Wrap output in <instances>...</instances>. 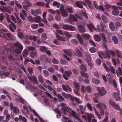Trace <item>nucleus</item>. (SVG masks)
<instances>
[{"label":"nucleus","mask_w":122,"mask_h":122,"mask_svg":"<svg viewBox=\"0 0 122 122\" xmlns=\"http://www.w3.org/2000/svg\"><path fill=\"white\" fill-rule=\"evenodd\" d=\"M6 15V19L7 21L8 22H9L11 24H9V25L8 27H9V29L10 30L13 32H15V31L13 29L12 27H13L15 29H16V26L14 23H13L11 21L10 19L9 15L6 14H5Z\"/></svg>","instance_id":"1"},{"label":"nucleus","mask_w":122,"mask_h":122,"mask_svg":"<svg viewBox=\"0 0 122 122\" xmlns=\"http://www.w3.org/2000/svg\"><path fill=\"white\" fill-rule=\"evenodd\" d=\"M6 15V19L7 21L8 22H9L11 24H9V25L8 27H9V29L10 30L13 32H15V31L13 29L12 27H13L15 29H16V26L14 23H13L11 21L10 19L9 15L6 14H5Z\"/></svg>","instance_id":"2"},{"label":"nucleus","mask_w":122,"mask_h":122,"mask_svg":"<svg viewBox=\"0 0 122 122\" xmlns=\"http://www.w3.org/2000/svg\"><path fill=\"white\" fill-rule=\"evenodd\" d=\"M6 15V19L7 21L8 22H9L11 24H9V25L8 27H9V29L10 30L13 32H15V31L13 29L12 27H13L15 29H16V26L14 23H13L11 21L10 19L9 15L6 14H5Z\"/></svg>","instance_id":"3"},{"label":"nucleus","mask_w":122,"mask_h":122,"mask_svg":"<svg viewBox=\"0 0 122 122\" xmlns=\"http://www.w3.org/2000/svg\"><path fill=\"white\" fill-rule=\"evenodd\" d=\"M98 55L101 58H110V55L108 52H104L103 51H100L98 52Z\"/></svg>","instance_id":"4"},{"label":"nucleus","mask_w":122,"mask_h":122,"mask_svg":"<svg viewBox=\"0 0 122 122\" xmlns=\"http://www.w3.org/2000/svg\"><path fill=\"white\" fill-rule=\"evenodd\" d=\"M80 68L81 71V75L84 77L88 78L89 76L87 73L84 72L86 71V66L83 65L81 64L80 66Z\"/></svg>","instance_id":"5"},{"label":"nucleus","mask_w":122,"mask_h":122,"mask_svg":"<svg viewBox=\"0 0 122 122\" xmlns=\"http://www.w3.org/2000/svg\"><path fill=\"white\" fill-rule=\"evenodd\" d=\"M97 107L99 109H101L100 113L101 115H103L104 114V110L103 108L105 109L106 108L105 105L103 103H99L97 104Z\"/></svg>","instance_id":"6"},{"label":"nucleus","mask_w":122,"mask_h":122,"mask_svg":"<svg viewBox=\"0 0 122 122\" xmlns=\"http://www.w3.org/2000/svg\"><path fill=\"white\" fill-rule=\"evenodd\" d=\"M61 26L64 30L73 31L75 30V28L74 27L68 25L62 24Z\"/></svg>","instance_id":"7"},{"label":"nucleus","mask_w":122,"mask_h":122,"mask_svg":"<svg viewBox=\"0 0 122 122\" xmlns=\"http://www.w3.org/2000/svg\"><path fill=\"white\" fill-rule=\"evenodd\" d=\"M97 89L100 96L102 97L105 95L106 93V91L104 87L101 88L97 87Z\"/></svg>","instance_id":"8"},{"label":"nucleus","mask_w":122,"mask_h":122,"mask_svg":"<svg viewBox=\"0 0 122 122\" xmlns=\"http://www.w3.org/2000/svg\"><path fill=\"white\" fill-rule=\"evenodd\" d=\"M109 103L110 105L113 107L115 110L118 111L120 110V107L119 106L114 102L110 100L109 101Z\"/></svg>","instance_id":"9"},{"label":"nucleus","mask_w":122,"mask_h":122,"mask_svg":"<svg viewBox=\"0 0 122 122\" xmlns=\"http://www.w3.org/2000/svg\"><path fill=\"white\" fill-rule=\"evenodd\" d=\"M68 18L69 22L71 24H72V22H77L78 21L76 18L73 15L70 14Z\"/></svg>","instance_id":"10"},{"label":"nucleus","mask_w":122,"mask_h":122,"mask_svg":"<svg viewBox=\"0 0 122 122\" xmlns=\"http://www.w3.org/2000/svg\"><path fill=\"white\" fill-rule=\"evenodd\" d=\"M99 32H105L107 31L106 29L104 28L102 25L101 24L100 25H97V27L96 30Z\"/></svg>","instance_id":"11"},{"label":"nucleus","mask_w":122,"mask_h":122,"mask_svg":"<svg viewBox=\"0 0 122 122\" xmlns=\"http://www.w3.org/2000/svg\"><path fill=\"white\" fill-rule=\"evenodd\" d=\"M112 8L113 9L112 14L115 15H118L119 14V12L118 10L117 7L113 5L112 6Z\"/></svg>","instance_id":"12"},{"label":"nucleus","mask_w":122,"mask_h":122,"mask_svg":"<svg viewBox=\"0 0 122 122\" xmlns=\"http://www.w3.org/2000/svg\"><path fill=\"white\" fill-rule=\"evenodd\" d=\"M14 45L15 47L18 48L21 51L23 50V47L20 42L16 41L14 43Z\"/></svg>","instance_id":"13"},{"label":"nucleus","mask_w":122,"mask_h":122,"mask_svg":"<svg viewBox=\"0 0 122 122\" xmlns=\"http://www.w3.org/2000/svg\"><path fill=\"white\" fill-rule=\"evenodd\" d=\"M4 34L3 37L5 38L6 39L12 40L13 39V36L11 33H7Z\"/></svg>","instance_id":"14"},{"label":"nucleus","mask_w":122,"mask_h":122,"mask_svg":"<svg viewBox=\"0 0 122 122\" xmlns=\"http://www.w3.org/2000/svg\"><path fill=\"white\" fill-rule=\"evenodd\" d=\"M62 86L63 89L66 92H67L68 90L70 92H71L72 91L71 89L67 85H65L64 84H62Z\"/></svg>","instance_id":"15"},{"label":"nucleus","mask_w":122,"mask_h":122,"mask_svg":"<svg viewBox=\"0 0 122 122\" xmlns=\"http://www.w3.org/2000/svg\"><path fill=\"white\" fill-rule=\"evenodd\" d=\"M63 17H67L68 16V13L66 10L61 9L60 10V13Z\"/></svg>","instance_id":"16"},{"label":"nucleus","mask_w":122,"mask_h":122,"mask_svg":"<svg viewBox=\"0 0 122 122\" xmlns=\"http://www.w3.org/2000/svg\"><path fill=\"white\" fill-rule=\"evenodd\" d=\"M10 109L11 110L13 109V111L15 113L17 114L19 113V109L18 107H15L13 109L14 107L13 104L11 103H10Z\"/></svg>","instance_id":"17"},{"label":"nucleus","mask_w":122,"mask_h":122,"mask_svg":"<svg viewBox=\"0 0 122 122\" xmlns=\"http://www.w3.org/2000/svg\"><path fill=\"white\" fill-rule=\"evenodd\" d=\"M31 12L32 15L35 16H37L39 14L41 13V10L39 9H36L34 10H32Z\"/></svg>","instance_id":"18"},{"label":"nucleus","mask_w":122,"mask_h":122,"mask_svg":"<svg viewBox=\"0 0 122 122\" xmlns=\"http://www.w3.org/2000/svg\"><path fill=\"white\" fill-rule=\"evenodd\" d=\"M0 9L3 12H7L9 13H11L10 10L6 6H1L0 7Z\"/></svg>","instance_id":"19"},{"label":"nucleus","mask_w":122,"mask_h":122,"mask_svg":"<svg viewBox=\"0 0 122 122\" xmlns=\"http://www.w3.org/2000/svg\"><path fill=\"white\" fill-rule=\"evenodd\" d=\"M75 4L78 7L82 8L83 7L82 4L84 5V3L82 2L79 1H77L75 2Z\"/></svg>","instance_id":"20"},{"label":"nucleus","mask_w":122,"mask_h":122,"mask_svg":"<svg viewBox=\"0 0 122 122\" xmlns=\"http://www.w3.org/2000/svg\"><path fill=\"white\" fill-rule=\"evenodd\" d=\"M61 110L62 111L63 114L65 115L66 114V112H69L71 110V109L67 106V108L65 109L63 107L61 108Z\"/></svg>","instance_id":"21"},{"label":"nucleus","mask_w":122,"mask_h":122,"mask_svg":"<svg viewBox=\"0 0 122 122\" xmlns=\"http://www.w3.org/2000/svg\"><path fill=\"white\" fill-rule=\"evenodd\" d=\"M56 12L57 13V15H56L55 18V19L57 21H59L61 20V16L60 15V12L58 10H56Z\"/></svg>","instance_id":"22"},{"label":"nucleus","mask_w":122,"mask_h":122,"mask_svg":"<svg viewBox=\"0 0 122 122\" xmlns=\"http://www.w3.org/2000/svg\"><path fill=\"white\" fill-rule=\"evenodd\" d=\"M87 58L86 59V61L88 65L91 67H92L93 66V64L90 61L91 57L88 54H87Z\"/></svg>","instance_id":"23"},{"label":"nucleus","mask_w":122,"mask_h":122,"mask_svg":"<svg viewBox=\"0 0 122 122\" xmlns=\"http://www.w3.org/2000/svg\"><path fill=\"white\" fill-rule=\"evenodd\" d=\"M9 74L10 73L8 72L3 71L1 74V76L2 78H5V76H8Z\"/></svg>","instance_id":"24"},{"label":"nucleus","mask_w":122,"mask_h":122,"mask_svg":"<svg viewBox=\"0 0 122 122\" xmlns=\"http://www.w3.org/2000/svg\"><path fill=\"white\" fill-rule=\"evenodd\" d=\"M113 95L116 101H121V99L118 93L115 92L113 93Z\"/></svg>","instance_id":"25"},{"label":"nucleus","mask_w":122,"mask_h":122,"mask_svg":"<svg viewBox=\"0 0 122 122\" xmlns=\"http://www.w3.org/2000/svg\"><path fill=\"white\" fill-rule=\"evenodd\" d=\"M87 26L89 30L91 32L93 31V29L94 30H96V29L95 28L93 25L91 24H88L87 25Z\"/></svg>","instance_id":"26"},{"label":"nucleus","mask_w":122,"mask_h":122,"mask_svg":"<svg viewBox=\"0 0 122 122\" xmlns=\"http://www.w3.org/2000/svg\"><path fill=\"white\" fill-rule=\"evenodd\" d=\"M100 35L102 38V41L103 43H106L107 42V41L106 39L105 35L103 33H101L100 34Z\"/></svg>","instance_id":"27"},{"label":"nucleus","mask_w":122,"mask_h":122,"mask_svg":"<svg viewBox=\"0 0 122 122\" xmlns=\"http://www.w3.org/2000/svg\"><path fill=\"white\" fill-rule=\"evenodd\" d=\"M66 9L69 13H73L74 9L71 6H67L66 7Z\"/></svg>","instance_id":"28"},{"label":"nucleus","mask_w":122,"mask_h":122,"mask_svg":"<svg viewBox=\"0 0 122 122\" xmlns=\"http://www.w3.org/2000/svg\"><path fill=\"white\" fill-rule=\"evenodd\" d=\"M78 27L80 32L82 33H84L85 32V29L82 25H80L78 26Z\"/></svg>","instance_id":"29"},{"label":"nucleus","mask_w":122,"mask_h":122,"mask_svg":"<svg viewBox=\"0 0 122 122\" xmlns=\"http://www.w3.org/2000/svg\"><path fill=\"white\" fill-rule=\"evenodd\" d=\"M75 51H76V55L77 56L80 57L82 56L81 53L80 51L78 49H75Z\"/></svg>","instance_id":"30"},{"label":"nucleus","mask_w":122,"mask_h":122,"mask_svg":"<svg viewBox=\"0 0 122 122\" xmlns=\"http://www.w3.org/2000/svg\"><path fill=\"white\" fill-rule=\"evenodd\" d=\"M94 38L95 40L97 42H99L102 40L101 37L97 35H95L94 36Z\"/></svg>","instance_id":"31"},{"label":"nucleus","mask_w":122,"mask_h":122,"mask_svg":"<svg viewBox=\"0 0 122 122\" xmlns=\"http://www.w3.org/2000/svg\"><path fill=\"white\" fill-rule=\"evenodd\" d=\"M77 38L79 40L80 43L82 45L83 43V40L81 36L78 34H77L76 36Z\"/></svg>","instance_id":"32"},{"label":"nucleus","mask_w":122,"mask_h":122,"mask_svg":"<svg viewBox=\"0 0 122 122\" xmlns=\"http://www.w3.org/2000/svg\"><path fill=\"white\" fill-rule=\"evenodd\" d=\"M56 37L58 40L63 41H66V38L65 37L60 36L59 35H56Z\"/></svg>","instance_id":"33"},{"label":"nucleus","mask_w":122,"mask_h":122,"mask_svg":"<svg viewBox=\"0 0 122 122\" xmlns=\"http://www.w3.org/2000/svg\"><path fill=\"white\" fill-rule=\"evenodd\" d=\"M109 27L111 30L112 31H114L115 29V27L113 22H111L109 23Z\"/></svg>","instance_id":"34"},{"label":"nucleus","mask_w":122,"mask_h":122,"mask_svg":"<svg viewBox=\"0 0 122 122\" xmlns=\"http://www.w3.org/2000/svg\"><path fill=\"white\" fill-rule=\"evenodd\" d=\"M41 18L40 16L35 17L34 19V21L36 23L40 22L41 20Z\"/></svg>","instance_id":"35"},{"label":"nucleus","mask_w":122,"mask_h":122,"mask_svg":"<svg viewBox=\"0 0 122 122\" xmlns=\"http://www.w3.org/2000/svg\"><path fill=\"white\" fill-rule=\"evenodd\" d=\"M17 36L18 37L21 39H22L24 37V34L23 33L21 32H17Z\"/></svg>","instance_id":"36"},{"label":"nucleus","mask_w":122,"mask_h":122,"mask_svg":"<svg viewBox=\"0 0 122 122\" xmlns=\"http://www.w3.org/2000/svg\"><path fill=\"white\" fill-rule=\"evenodd\" d=\"M64 52L67 55L69 56H71L72 55V53L71 51L69 50H64Z\"/></svg>","instance_id":"37"},{"label":"nucleus","mask_w":122,"mask_h":122,"mask_svg":"<svg viewBox=\"0 0 122 122\" xmlns=\"http://www.w3.org/2000/svg\"><path fill=\"white\" fill-rule=\"evenodd\" d=\"M117 75L118 76L122 75V71L121 69L119 67L118 68V70L116 71Z\"/></svg>","instance_id":"38"},{"label":"nucleus","mask_w":122,"mask_h":122,"mask_svg":"<svg viewBox=\"0 0 122 122\" xmlns=\"http://www.w3.org/2000/svg\"><path fill=\"white\" fill-rule=\"evenodd\" d=\"M22 54L23 57L25 58L28 55V52L27 49H25L23 50Z\"/></svg>","instance_id":"39"},{"label":"nucleus","mask_w":122,"mask_h":122,"mask_svg":"<svg viewBox=\"0 0 122 122\" xmlns=\"http://www.w3.org/2000/svg\"><path fill=\"white\" fill-rule=\"evenodd\" d=\"M65 74L68 77H70V76L72 74V72L71 70H68L65 72Z\"/></svg>","instance_id":"40"},{"label":"nucleus","mask_w":122,"mask_h":122,"mask_svg":"<svg viewBox=\"0 0 122 122\" xmlns=\"http://www.w3.org/2000/svg\"><path fill=\"white\" fill-rule=\"evenodd\" d=\"M39 81L41 83H42L44 82L43 77L41 75H39L38 76Z\"/></svg>","instance_id":"41"},{"label":"nucleus","mask_w":122,"mask_h":122,"mask_svg":"<svg viewBox=\"0 0 122 122\" xmlns=\"http://www.w3.org/2000/svg\"><path fill=\"white\" fill-rule=\"evenodd\" d=\"M102 18L104 23H107L108 22V20L105 15H102Z\"/></svg>","instance_id":"42"},{"label":"nucleus","mask_w":122,"mask_h":122,"mask_svg":"<svg viewBox=\"0 0 122 122\" xmlns=\"http://www.w3.org/2000/svg\"><path fill=\"white\" fill-rule=\"evenodd\" d=\"M82 36L84 39L86 40L90 38L89 35L87 34H82Z\"/></svg>","instance_id":"43"},{"label":"nucleus","mask_w":122,"mask_h":122,"mask_svg":"<svg viewBox=\"0 0 122 122\" xmlns=\"http://www.w3.org/2000/svg\"><path fill=\"white\" fill-rule=\"evenodd\" d=\"M37 55V52L36 51H33L30 52V55L31 57L32 58H34Z\"/></svg>","instance_id":"44"},{"label":"nucleus","mask_w":122,"mask_h":122,"mask_svg":"<svg viewBox=\"0 0 122 122\" xmlns=\"http://www.w3.org/2000/svg\"><path fill=\"white\" fill-rule=\"evenodd\" d=\"M112 40L115 44L118 43V39L117 37L115 36H113L112 37Z\"/></svg>","instance_id":"45"},{"label":"nucleus","mask_w":122,"mask_h":122,"mask_svg":"<svg viewBox=\"0 0 122 122\" xmlns=\"http://www.w3.org/2000/svg\"><path fill=\"white\" fill-rule=\"evenodd\" d=\"M29 38L30 40H32L35 41H36L37 39V37L35 36L30 35L29 36Z\"/></svg>","instance_id":"46"},{"label":"nucleus","mask_w":122,"mask_h":122,"mask_svg":"<svg viewBox=\"0 0 122 122\" xmlns=\"http://www.w3.org/2000/svg\"><path fill=\"white\" fill-rule=\"evenodd\" d=\"M93 82L95 84H98L100 82V81L98 80L95 78H93L92 79Z\"/></svg>","instance_id":"47"},{"label":"nucleus","mask_w":122,"mask_h":122,"mask_svg":"<svg viewBox=\"0 0 122 122\" xmlns=\"http://www.w3.org/2000/svg\"><path fill=\"white\" fill-rule=\"evenodd\" d=\"M52 5L53 6H56L57 8H59L60 6V4L56 1H54Z\"/></svg>","instance_id":"48"},{"label":"nucleus","mask_w":122,"mask_h":122,"mask_svg":"<svg viewBox=\"0 0 122 122\" xmlns=\"http://www.w3.org/2000/svg\"><path fill=\"white\" fill-rule=\"evenodd\" d=\"M112 6L108 4H106L104 5L106 10L107 11H109Z\"/></svg>","instance_id":"49"},{"label":"nucleus","mask_w":122,"mask_h":122,"mask_svg":"<svg viewBox=\"0 0 122 122\" xmlns=\"http://www.w3.org/2000/svg\"><path fill=\"white\" fill-rule=\"evenodd\" d=\"M19 101L21 103L25 104L26 103V102L22 98V97H20L19 98Z\"/></svg>","instance_id":"50"},{"label":"nucleus","mask_w":122,"mask_h":122,"mask_svg":"<svg viewBox=\"0 0 122 122\" xmlns=\"http://www.w3.org/2000/svg\"><path fill=\"white\" fill-rule=\"evenodd\" d=\"M74 84L75 87L77 91H79V84L76 82H74Z\"/></svg>","instance_id":"51"},{"label":"nucleus","mask_w":122,"mask_h":122,"mask_svg":"<svg viewBox=\"0 0 122 122\" xmlns=\"http://www.w3.org/2000/svg\"><path fill=\"white\" fill-rule=\"evenodd\" d=\"M64 34L67 37L70 38L71 37V35L68 32L66 31L64 32Z\"/></svg>","instance_id":"52"},{"label":"nucleus","mask_w":122,"mask_h":122,"mask_svg":"<svg viewBox=\"0 0 122 122\" xmlns=\"http://www.w3.org/2000/svg\"><path fill=\"white\" fill-rule=\"evenodd\" d=\"M57 98L60 101H64V99L63 97L59 94L57 95Z\"/></svg>","instance_id":"53"},{"label":"nucleus","mask_w":122,"mask_h":122,"mask_svg":"<svg viewBox=\"0 0 122 122\" xmlns=\"http://www.w3.org/2000/svg\"><path fill=\"white\" fill-rule=\"evenodd\" d=\"M31 27L32 28L34 29H36L38 27V25L37 24H33L31 25Z\"/></svg>","instance_id":"54"},{"label":"nucleus","mask_w":122,"mask_h":122,"mask_svg":"<svg viewBox=\"0 0 122 122\" xmlns=\"http://www.w3.org/2000/svg\"><path fill=\"white\" fill-rule=\"evenodd\" d=\"M36 5L39 6H43L44 5V3L42 2H38L36 3Z\"/></svg>","instance_id":"55"},{"label":"nucleus","mask_w":122,"mask_h":122,"mask_svg":"<svg viewBox=\"0 0 122 122\" xmlns=\"http://www.w3.org/2000/svg\"><path fill=\"white\" fill-rule=\"evenodd\" d=\"M41 51L42 52H45L46 51L47 49L44 46H41L40 48Z\"/></svg>","instance_id":"56"},{"label":"nucleus","mask_w":122,"mask_h":122,"mask_svg":"<svg viewBox=\"0 0 122 122\" xmlns=\"http://www.w3.org/2000/svg\"><path fill=\"white\" fill-rule=\"evenodd\" d=\"M71 112L72 115L74 117L77 119L80 120V119L77 117L76 113L74 111H72Z\"/></svg>","instance_id":"57"},{"label":"nucleus","mask_w":122,"mask_h":122,"mask_svg":"<svg viewBox=\"0 0 122 122\" xmlns=\"http://www.w3.org/2000/svg\"><path fill=\"white\" fill-rule=\"evenodd\" d=\"M96 9L97 10H100L102 11L104 10V9L102 5H100L99 6H98Z\"/></svg>","instance_id":"58"},{"label":"nucleus","mask_w":122,"mask_h":122,"mask_svg":"<svg viewBox=\"0 0 122 122\" xmlns=\"http://www.w3.org/2000/svg\"><path fill=\"white\" fill-rule=\"evenodd\" d=\"M27 49L30 51H34L35 50V48L34 47L31 46H29L27 47Z\"/></svg>","instance_id":"59"},{"label":"nucleus","mask_w":122,"mask_h":122,"mask_svg":"<svg viewBox=\"0 0 122 122\" xmlns=\"http://www.w3.org/2000/svg\"><path fill=\"white\" fill-rule=\"evenodd\" d=\"M71 42L74 45H77L78 44V42L77 40L75 39H73L71 41Z\"/></svg>","instance_id":"60"},{"label":"nucleus","mask_w":122,"mask_h":122,"mask_svg":"<svg viewBox=\"0 0 122 122\" xmlns=\"http://www.w3.org/2000/svg\"><path fill=\"white\" fill-rule=\"evenodd\" d=\"M43 74L45 76H47L49 75L48 71L46 70H43Z\"/></svg>","instance_id":"61"},{"label":"nucleus","mask_w":122,"mask_h":122,"mask_svg":"<svg viewBox=\"0 0 122 122\" xmlns=\"http://www.w3.org/2000/svg\"><path fill=\"white\" fill-rule=\"evenodd\" d=\"M106 76L109 82H111L112 79L111 75L109 74H107L106 75Z\"/></svg>","instance_id":"62"},{"label":"nucleus","mask_w":122,"mask_h":122,"mask_svg":"<svg viewBox=\"0 0 122 122\" xmlns=\"http://www.w3.org/2000/svg\"><path fill=\"white\" fill-rule=\"evenodd\" d=\"M85 90L88 92L90 93L91 92V89L90 86H87L86 87Z\"/></svg>","instance_id":"63"},{"label":"nucleus","mask_w":122,"mask_h":122,"mask_svg":"<svg viewBox=\"0 0 122 122\" xmlns=\"http://www.w3.org/2000/svg\"><path fill=\"white\" fill-rule=\"evenodd\" d=\"M87 117L86 118V122H91V117L90 115L87 114Z\"/></svg>","instance_id":"64"}]
</instances>
